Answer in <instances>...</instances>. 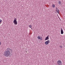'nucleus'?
Wrapping results in <instances>:
<instances>
[{"instance_id": "1", "label": "nucleus", "mask_w": 65, "mask_h": 65, "mask_svg": "<svg viewBox=\"0 0 65 65\" xmlns=\"http://www.w3.org/2000/svg\"><path fill=\"white\" fill-rule=\"evenodd\" d=\"M10 51L11 53L12 52V49H11L9 48H8L6 49V51L4 53V56H5L6 57H8L10 55Z\"/></svg>"}, {"instance_id": "2", "label": "nucleus", "mask_w": 65, "mask_h": 65, "mask_svg": "<svg viewBox=\"0 0 65 65\" xmlns=\"http://www.w3.org/2000/svg\"><path fill=\"white\" fill-rule=\"evenodd\" d=\"M13 23H14L15 25H16L17 24H18V23H17V18H14V20Z\"/></svg>"}, {"instance_id": "3", "label": "nucleus", "mask_w": 65, "mask_h": 65, "mask_svg": "<svg viewBox=\"0 0 65 65\" xmlns=\"http://www.w3.org/2000/svg\"><path fill=\"white\" fill-rule=\"evenodd\" d=\"M61 63H62V61H61L59 60L57 61V63L58 65H62Z\"/></svg>"}, {"instance_id": "4", "label": "nucleus", "mask_w": 65, "mask_h": 65, "mask_svg": "<svg viewBox=\"0 0 65 65\" xmlns=\"http://www.w3.org/2000/svg\"><path fill=\"white\" fill-rule=\"evenodd\" d=\"M50 42V40H48L47 41L45 42V44H46V45H47Z\"/></svg>"}, {"instance_id": "5", "label": "nucleus", "mask_w": 65, "mask_h": 65, "mask_svg": "<svg viewBox=\"0 0 65 65\" xmlns=\"http://www.w3.org/2000/svg\"><path fill=\"white\" fill-rule=\"evenodd\" d=\"M61 34H63L64 33V32H63V30L62 28H61Z\"/></svg>"}, {"instance_id": "6", "label": "nucleus", "mask_w": 65, "mask_h": 65, "mask_svg": "<svg viewBox=\"0 0 65 65\" xmlns=\"http://www.w3.org/2000/svg\"><path fill=\"white\" fill-rule=\"evenodd\" d=\"M56 10L57 13H59V10L57 7L56 8Z\"/></svg>"}, {"instance_id": "7", "label": "nucleus", "mask_w": 65, "mask_h": 65, "mask_svg": "<svg viewBox=\"0 0 65 65\" xmlns=\"http://www.w3.org/2000/svg\"><path fill=\"white\" fill-rule=\"evenodd\" d=\"M49 39V38L48 37V35L45 38V40H48Z\"/></svg>"}, {"instance_id": "8", "label": "nucleus", "mask_w": 65, "mask_h": 65, "mask_svg": "<svg viewBox=\"0 0 65 65\" xmlns=\"http://www.w3.org/2000/svg\"><path fill=\"white\" fill-rule=\"evenodd\" d=\"M37 38L38 39H40V40H42V39L40 38V36H38V37Z\"/></svg>"}, {"instance_id": "9", "label": "nucleus", "mask_w": 65, "mask_h": 65, "mask_svg": "<svg viewBox=\"0 0 65 65\" xmlns=\"http://www.w3.org/2000/svg\"><path fill=\"white\" fill-rule=\"evenodd\" d=\"M59 4V5H60L61 4V1H60L58 3Z\"/></svg>"}, {"instance_id": "10", "label": "nucleus", "mask_w": 65, "mask_h": 65, "mask_svg": "<svg viewBox=\"0 0 65 65\" xmlns=\"http://www.w3.org/2000/svg\"><path fill=\"white\" fill-rule=\"evenodd\" d=\"M52 6L53 8H55V5L54 4H53V5H52Z\"/></svg>"}, {"instance_id": "11", "label": "nucleus", "mask_w": 65, "mask_h": 65, "mask_svg": "<svg viewBox=\"0 0 65 65\" xmlns=\"http://www.w3.org/2000/svg\"><path fill=\"white\" fill-rule=\"evenodd\" d=\"M2 22V20L1 19H0V24H1V22Z\"/></svg>"}, {"instance_id": "12", "label": "nucleus", "mask_w": 65, "mask_h": 65, "mask_svg": "<svg viewBox=\"0 0 65 65\" xmlns=\"http://www.w3.org/2000/svg\"><path fill=\"white\" fill-rule=\"evenodd\" d=\"M29 27L30 28H31V27H32V26H31V25H29Z\"/></svg>"}, {"instance_id": "13", "label": "nucleus", "mask_w": 65, "mask_h": 65, "mask_svg": "<svg viewBox=\"0 0 65 65\" xmlns=\"http://www.w3.org/2000/svg\"><path fill=\"white\" fill-rule=\"evenodd\" d=\"M60 48H62V45H60Z\"/></svg>"}, {"instance_id": "14", "label": "nucleus", "mask_w": 65, "mask_h": 65, "mask_svg": "<svg viewBox=\"0 0 65 65\" xmlns=\"http://www.w3.org/2000/svg\"><path fill=\"white\" fill-rule=\"evenodd\" d=\"M0 45H1V42H0Z\"/></svg>"}, {"instance_id": "15", "label": "nucleus", "mask_w": 65, "mask_h": 65, "mask_svg": "<svg viewBox=\"0 0 65 65\" xmlns=\"http://www.w3.org/2000/svg\"><path fill=\"white\" fill-rule=\"evenodd\" d=\"M41 39H42V37L41 38Z\"/></svg>"}, {"instance_id": "16", "label": "nucleus", "mask_w": 65, "mask_h": 65, "mask_svg": "<svg viewBox=\"0 0 65 65\" xmlns=\"http://www.w3.org/2000/svg\"><path fill=\"white\" fill-rule=\"evenodd\" d=\"M27 16H28V15H27Z\"/></svg>"}, {"instance_id": "17", "label": "nucleus", "mask_w": 65, "mask_h": 65, "mask_svg": "<svg viewBox=\"0 0 65 65\" xmlns=\"http://www.w3.org/2000/svg\"><path fill=\"white\" fill-rule=\"evenodd\" d=\"M60 20H61V19H60Z\"/></svg>"}]
</instances>
